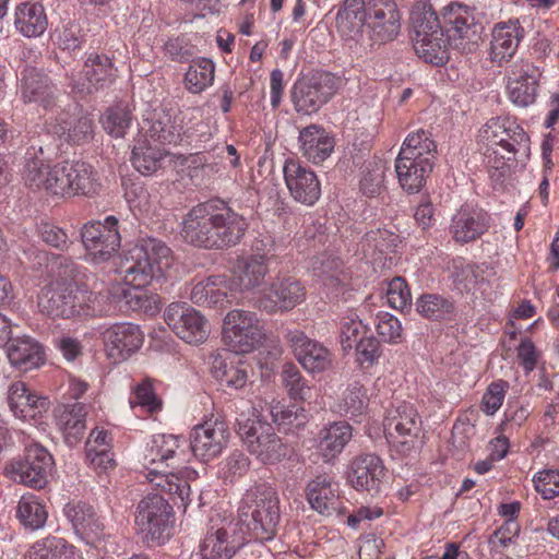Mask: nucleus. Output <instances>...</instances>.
<instances>
[{
  "instance_id": "f257e3e1",
  "label": "nucleus",
  "mask_w": 559,
  "mask_h": 559,
  "mask_svg": "<svg viewBox=\"0 0 559 559\" xmlns=\"http://www.w3.org/2000/svg\"><path fill=\"white\" fill-rule=\"evenodd\" d=\"M248 228L245 217L226 202L212 200L193 206L182 218L183 240L207 250H223L241 241Z\"/></svg>"
},
{
  "instance_id": "f03ea898",
  "label": "nucleus",
  "mask_w": 559,
  "mask_h": 559,
  "mask_svg": "<svg viewBox=\"0 0 559 559\" xmlns=\"http://www.w3.org/2000/svg\"><path fill=\"white\" fill-rule=\"evenodd\" d=\"M171 265V251L160 240H140L126 255L121 272L130 289H122V297L132 309H140L146 301L141 288L159 280Z\"/></svg>"
},
{
  "instance_id": "7ed1b4c3",
  "label": "nucleus",
  "mask_w": 559,
  "mask_h": 559,
  "mask_svg": "<svg viewBox=\"0 0 559 559\" xmlns=\"http://www.w3.org/2000/svg\"><path fill=\"white\" fill-rule=\"evenodd\" d=\"M41 312L62 319L96 318L111 310L110 293H94L76 283H50L39 296Z\"/></svg>"
},
{
  "instance_id": "20e7f679",
  "label": "nucleus",
  "mask_w": 559,
  "mask_h": 559,
  "mask_svg": "<svg viewBox=\"0 0 559 559\" xmlns=\"http://www.w3.org/2000/svg\"><path fill=\"white\" fill-rule=\"evenodd\" d=\"M479 140L485 145L484 155L487 166L504 176L510 171V162L516 155L526 156L530 151V139L526 132L515 122L506 118H491L479 132Z\"/></svg>"
},
{
  "instance_id": "39448f33",
  "label": "nucleus",
  "mask_w": 559,
  "mask_h": 559,
  "mask_svg": "<svg viewBox=\"0 0 559 559\" xmlns=\"http://www.w3.org/2000/svg\"><path fill=\"white\" fill-rule=\"evenodd\" d=\"M278 497L274 488L265 483L249 489L239 508L241 534L255 540H271L280 523Z\"/></svg>"
},
{
  "instance_id": "423d86ee",
  "label": "nucleus",
  "mask_w": 559,
  "mask_h": 559,
  "mask_svg": "<svg viewBox=\"0 0 559 559\" xmlns=\"http://www.w3.org/2000/svg\"><path fill=\"white\" fill-rule=\"evenodd\" d=\"M178 441V437L173 435L154 436L146 447L144 462L148 471L147 480L170 496L177 497L183 508H187L192 501L189 483L166 469L152 467L157 463H166V467H168V460L174 457L179 448Z\"/></svg>"
},
{
  "instance_id": "0eeeda50",
  "label": "nucleus",
  "mask_w": 559,
  "mask_h": 559,
  "mask_svg": "<svg viewBox=\"0 0 559 559\" xmlns=\"http://www.w3.org/2000/svg\"><path fill=\"white\" fill-rule=\"evenodd\" d=\"M135 525L148 546H160L173 535L174 511L171 504L162 496L152 493L138 503Z\"/></svg>"
},
{
  "instance_id": "6e6552de",
  "label": "nucleus",
  "mask_w": 559,
  "mask_h": 559,
  "mask_svg": "<svg viewBox=\"0 0 559 559\" xmlns=\"http://www.w3.org/2000/svg\"><path fill=\"white\" fill-rule=\"evenodd\" d=\"M236 432L248 452L262 464H275L290 456V447L266 421L249 418L243 421L238 420Z\"/></svg>"
},
{
  "instance_id": "1a4fd4ad",
  "label": "nucleus",
  "mask_w": 559,
  "mask_h": 559,
  "mask_svg": "<svg viewBox=\"0 0 559 559\" xmlns=\"http://www.w3.org/2000/svg\"><path fill=\"white\" fill-rule=\"evenodd\" d=\"M414 27L413 47L416 55L427 63L443 66L450 58L452 41L444 35L436 12L416 10L412 15Z\"/></svg>"
},
{
  "instance_id": "9d476101",
  "label": "nucleus",
  "mask_w": 559,
  "mask_h": 559,
  "mask_svg": "<svg viewBox=\"0 0 559 559\" xmlns=\"http://www.w3.org/2000/svg\"><path fill=\"white\" fill-rule=\"evenodd\" d=\"M383 427L391 451L408 455L418 447L421 420L412 404L403 402L390 409Z\"/></svg>"
},
{
  "instance_id": "9b49d317",
  "label": "nucleus",
  "mask_w": 559,
  "mask_h": 559,
  "mask_svg": "<svg viewBox=\"0 0 559 559\" xmlns=\"http://www.w3.org/2000/svg\"><path fill=\"white\" fill-rule=\"evenodd\" d=\"M52 467V455L40 444L34 443L25 449L23 456L5 464L4 474L16 484L43 489L48 483Z\"/></svg>"
},
{
  "instance_id": "f8f14e48",
  "label": "nucleus",
  "mask_w": 559,
  "mask_h": 559,
  "mask_svg": "<svg viewBox=\"0 0 559 559\" xmlns=\"http://www.w3.org/2000/svg\"><path fill=\"white\" fill-rule=\"evenodd\" d=\"M264 338L263 325L255 313L236 309L225 317L223 340L230 352L251 353L262 345Z\"/></svg>"
},
{
  "instance_id": "ddd939ff",
  "label": "nucleus",
  "mask_w": 559,
  "mask_h": 559,
  "mask_svg": "<svg viewBox=\"0 0 559 559\" xmlns=\"http://www.w3.org/2000/svg\"><path fill=\"white\" fill-rule=\"evenodd\" d=\"M341 84L342 79L331 72H317L297 81L292 91L295 109L304 115L317 112Z\"/></svg>"
},
{
  "instance_id": "4468645a",
  "label": "nucleus",
  "mask_w": 559,
  "mask_h": 559,
  "mask_svg": "<svg viewBox=\"0 0 559 559\" xmlns=\"http://www.w3.org/2000/svg\"><path fill=\"white\" fill-rule=\"evenodd\" d=\"M474 11L457 2H451L443 9L444 23L449 26L448 37L455 48L463 51L475 49L480 39L483 26L476 21Z\"/></svg>"
},
{
  "instance_id": "2eb2a0df",
  "label": "nucleus",
  "mask_w": 559,
  "mask_h": 559,
  "mask_svg": "<svg viewBox=\"0 0 559 559\" xmlns=\"http://www.w3.org/2000/svg\"><path fill=\"white\" fill-rule=\"evenodd\" d=\"M170 330L188 344H201L210 334L205 317L187 302H171L164 312Z\"/></svg>"
},
{
  "instance_id": "dca6fc26",
  "label": "nucleus",
  "mask_w": 559,
  "mask_h": 559,
  "mask_svg": "<svg viewBox=\"0 0 559 559\" xmlns=\"http://www.w3.org/2000/svg\"><path fill=\"white\" fill-rule=\"evenodd\" d=\"M367 28L376 44L394 40L401 31V12L395 0H366Z\"/></svg>"
},
{
  "instance_id": "f3484780",
  "label": "nucleus",
  "mask_w": 559,
  "mask_h": 559,
  "mask_svg": "<svg viewBox=\"0 0 559 559\" xmlns=\"http://www.w3.org/2000/svg\"><path fill=\"white\" fill-rule=\"evenodd\" d=\"M118 223V218L110 215L104 222L84 225L81 233L82 242L95 261H106L119 249L121 237Z\"/></svg>"
},
{
  "instance_id": "a211bd4d",
  "label": "nucleus",
  "mask_w": 559,
  "mask_h": 559,
  "mask_svg": "<svg viewBox=\"0 0 559 559\" xmlns=\"http://www.w3.org/2000/svg\"><path fill=\"white\" fill-rule=\"evenodd\" d=\"M542 75V70L530 61L513 63L507 83L509 100L521 108L535 104Z\"/></svg>"
},
{
  "instance_id": "6ab92c4d",
  "label": "nucleus",
  "mask_w": 559,
  "mask_h": 559,
  "mask_svg": "<svg viewBox=\"0 0 559 559\" xmlns=\"http://www.w3.org/2000/svg\"><path fill=\"white\" fill-rule=\"evenodd\" d=\"M236 525L226 522L218 525L211 519V526L200 544L202 559H234L246 544V537L235 534Z\"/></svg>"
},
{
  "instance_id": "aec40b11",
  "label": "nucleus",
  "mask_w": 559,
  "mask_h": 559,
  "mask_svg": "<svg viewBox=\"0 0 559 559\" xmlns=\"http://www.w3.org/2000/svg\"><path fill=\"white\" fill-rule=\"evenodd\" d=\"M115 80L114 64L106 55L91 53L82 71L71 79V92L81 97L105 88Z\"/></svg>"
},
{
  "instance_id": "412c9836",
  "label": "nucleus",
  "mask_w": 559,
  "mask_h": 559,
  "mask_svg": "<svg viewBox=\"0 0 559 559\" xmlns=\"http://www.w3.org/2000/svg\"><path fill=\"white\" fill-rule=\"evenodd\" d=\"M227 425L218 419L207 420L192 428L190 432V448L193 455L209 462L218 456L227 447L229 440Z\"/></svg>"
},
{
  "instance_id": "4be33fe9",
  "label": "nucleus",
  "mask_w": 559,
  "mask_h": 559,
  "mask_svg": "<svg viewBox=\"0 0 559 559\" xmlns=\"http://www.w3.org/2000/svg\"><path fill=\"white\" fill-rule=\"evenodd\" d=\"M285 183L293 199L311 206L321 195V183L316 173L295 159H287L283 167Z\"/></svg>"
},
{
  "instance_id": "5701e85b",
  "label": "nucleus",
  "mask_w": 559,
  "mask_h": 559,
  "mask_svg": "<svg viewBox=\"0 0 559 559\" xmlns=\"http://www.w3.org/2000/svg\"><path fill=\"white\" fill-rule=\"evenodd\" d=\"M143 129L154 141L162 144H176L181 140L182 117L178 109L163 105L147 111Z\"/></svg>"
},
{
  "instance_id": "b1692460",
  "label": "nucleus",
  "mask_w": 559,
  "mask_h": 559,
  "mask_svg": "<svg viewBox=\"0 0 559 559\" xmlns=\"http://www.w3.org/2000/svg\"><path fill=\"white\" fill-rule=\"evenodd\" d=\"M305 297V287L297 278L292 276L278 277L259 298L258 306L269 313L287 311L302 302Z\"/></svg>"
},
{
  "instance_id": "393cba45",
  "label": "nucleus",
  "mask_w": 559,
  "mask_h": 559,
  "mask_svg": "<svg viewBox=\"0 0 559 559\" xmlns=\"http://www.w3.org/2000/svg\"><path fill=\"white\" fill-rule=\"evenodd\" d=\"M107 356L114 362L128 359L143 344V334L138 325L129 322L116 323L103 332Z\"/></svg>"
},
{
  "instance_id": "a878e982",
  "label": "nucleus",
  "mask_w": 559,
  "mask_h": 559,
  "mask_svg": "<svg viewBox=\"0 0 559 559\" xmlns=\"http://www.w3.org/2000/svg\"><path fill=\"white\" fill-rule=\"evenodd\" d=\"M384 474L385 467L380 456L373 453H361L352 459L347 480L356 490L377 493Z\"/></svg>"
},
{
  "instance_id": "bb28decb",
  "label": "nucleus",
  "mask_w": 559,
  "mask_h": 559,
  "mask_svg": "<svg viewBox=\"0 0 559 559\" xmlns=\"http://www.w3.org/2000/svg\"><path fill=\"white\" fill-rule=\"evenodd\" d=\"M299 364L309 372H322L332 364V354L321 343L310 340L304 332L295 330L286 335Z\"/></svg>"
},
{
  "instance_id": "cd10ccee",
  "label": "nucleus",
  "mask_w": 559,
  "mask_h": 559,
  "mask_svg": "<svg viewBox=\"0 0 559 559\" xmlns=\"http://www.w3.org/2000/svg\"><path fill=\"white\" fill-rule=\"evenodd\" d=\"M490 226V215L480 207L463 205L452 216L449 231L457 243L480 238Z\"/></svg>"
},
{
  "instance_id": "c85d7f7f",
  "label": "nucleus",
  "mask_w": 559,
  "mask_h": 559,
  "mask_svg": "<svg viewBox=\"0 0 559 559\" xmlns=\"http://www.w3.org/2000/svg\"><path fill=\"white\" fill-rule=\"evenodd\" d=\"M524 37V28L519 20H509L495 25L491 32L489 58L501 67L515 55L520 41Z\"/></svg>"
},
{
  "instance_id": "c756f323",
  "label": "nucleus",
  "mask_w": 559,
  "mask_h": 559,
  "mask_svg": "<svg viewBox=\"0 0 559 559\" xmlns=\"http://www.w3.org/2000/svg\"><path fill=\"white\" fill-rule=\"evenodd\" d=\"M56 88L46 73L26 67L21 72V96L24 103H36L45 109L55 104Z\"/></svg>"
},
{
  "instance_id": "7c9ffc66",
  "label": "nucleus",
  "mask_w": 559,
  "mask_h": 559,
  "mask_svg": "<svg viewBox=\"0 0 559 559\" xmlns=\"http://www.w3.org/2000/svg\"><path fill=\"white\" fill-rule=\"evenodd\" d=\"M86 406L79 402L64 404L55 409L57 425L69 447H74L82 440L86 429Z\"/></svg>"
},
{
  "instance_id": "2f4dec72",
  "label": "nucleus",
  "mask_w": 559,
  "mask_h": 559,
  "mask_svg": "<svg viewBox=\"0 0 559 559\" xmlns=\"http://www.w3.org/2000/svg\"><path fill=\"white\" fill-rule=\"evenodd\" d=\"M14 27L26 38L41 36L48 27V16L40 2L25 1L16 5Z\"/></svg>"
},
{
  "instance_id": "473e14b6",
  "label": "nucleus",
  "mask_w": 559,
  "mask_h": 559,
  "mask_svg": "<svg viewBox=\"0 0 559 559\" xmlns=\"http://www.w3.org/2000/svg\"><path fill=\"white\" fill-rule=\"evenodd\" d=\"M269 258L265 254H252L237 261L231 286L239 290H251L264 282L269 272Z\"/></svg>"
},
{
  "instance_id": "72a5a7b5",
  "label": "nucleus",
  "mask_w": 559,
  "mask_h": 559,
  "mask_svg": "<svg viewBox=\"0 0 559 559\" xmlns=\"http://www.w3.org/2000/svg\"><path fill=\"white\" fill-rule=\"evenodd\" d=\"M433 164L427 159L401 157L395 159V173L401 188L408 193L418 192L432 171Z\"/></svg>"
},
{
  "instance_id": "f704fd0d",
  "label": "nucleus",
  "mask_w": 559,
  "mask_h": 559,
  "mask_svg": "<svg viewBox=\"0 0 559 559\" xmlns=\"http://www.w3.org/2000/svg\"><path fill=\"white\" fill-rule=\"evenodd\" d=\"M304 156L313 164L325 160L334 150V139L321 127L311 124L299 133Z\"/></svg>"
},
{
  "instance_id": "c9c22d12",
  "label": "nucleus",
  "mask_w": 559,
  "mask_h": 559,
  "mask_svg": "<svg viewBox=\"0 0 559 559\" xmlns=\"http://www.w3.org/2000/svg\"><path fill=\"white\" fill-rule=\"evenodd\" d=\"M306 495L311 508L322 515L330 516L338 509L336 489L333 488L332 477L328 474H320L310 480Z\"/></svg>"
},
{
  "instance_id": "e433bc0d",
  "label": "nucleus",
  "mask_w": 559,
  "mask_h": 559,
  "mask_svg": "<svg viewBox=\"0 0 559 559\" xmlns=\"http://www.w3.org/2000/svg\"><path fill=\"white\" fill-rule=\"evenodd\" d=\"M352 426L335 421L322 428L318 435V450L324 462H332L344 450L353 437Z\"/></svg>"
},
{
  "instance_id": "4c0bfd02",
  "label": "nucleus",
  "mask_w": 559,
  "mask_h": 559,
  "mask_svg": "<svg viewBox=\"0 0 559 559\" xmlns=\"http://www.w3.org/2000/svg\"><path fill=\"white\" fill-rule=\"evenodd\" d=\"M63 514L81 537L97 535L104 530V523L94 508L82 501H71L63 508Z\"/></svg>"
},
{
  "instance_id": "58836bf2",
  "label": "nucleus",
  "mask_w": 559,
  "mask_h": 559,
  "mask_svg": "<svg viewBox=\"0 0 559 559\" xmlns=\"http://www.w3.org/2000/svg\"><path fill=\"white\" fill-rule=\"evenodd\" d=\"M50 155L43 145L33 144L24 155L22 178L24 183L32 189H44L48 177Z\"/></svg>"
},
{
  "instance_id": "ea45409f",
  "label": "nucleus",
  "mask_w": 559,
  "mask_h": 559,
  "mask_svg": "<svg viewBox=\"0 0 559 559\" xmlns=\"http://www.w3.org/2000/svg\"><path fill=\"white\" fill-rule=\"evenodd\" d=\"M7 355L11 365L22 371L36 369L44 362L43 347L28 336L13 338Z\"/></svg>"
},
{
  "instance_id": "a19ab883",
  "label": "nucleus",
  "mask_w": 559,
  "mask_h": 559,
  "mask_svg": "<svg viewBox=\"0 0 559 559\" xmlns=\"http://www.w3.org/2000/svg\"><path fill=\"white\" fill-rule=\"evenodd\" d=\"M335 24L343 36L355 38L367 26V1L344 0L336 13Z\"/></svg>"
},
{
  "instance_id": "79ce46f5",
  "label": "nucleus",
  "mask_w": 559,
  "mask_h": 559,
  "mask_svg": "<svg viewBox=\"0 0 559 559\" xmlns=\"http://www.w3.org/2000/svg\"><path fill=\"white\" fill-rule=\"evenodd\" d=\"M71 195L94 197L103 188L99 173L83 160L69 162Z\"/></svg>"
},
{
  "instance_id": "37998d69",
  "label": "nucleus",
  "mask_w": 559,
  "mask_h": 559,
  "mask_svg": "<svg viewBox=\"0 0 559 559\" xmlns=\"http://www.w3.org/2000/svg\"><path fill=\"white\" fill-rule=\"evenodd\" d=\"M15 518L26 531L35 532L45 527L48 510L39 497L34 493H25L17 501Z\"/></svg>"
},
{
  "instance_id": "c03bdc74",
  "label": "nucleus",
  "mask_w": 559,
  "mask_h": 559,
  "mask_svg": "<svg viewBox=\"0 0 559 559\" xmlns=\"http://www.w3.org/2000/svg\"><path fill=\"white\" fill-rule=\"evenodd\" d=\"M400 242V236L395 233L378 228L366 233L360 245L365 257L377 261L394 252Z\"/></svg>"
},
{
  "instance_id": "a18cd8bd",
  "label": "nucleus",
  "mask_w": 559,
  "mask_h": 559,
  "mask_svg": "<svg viewBox=\"0 0 559 559\" xmlns=\"http://www.w3.org/2000/svg\"><path fill=\"white\" fill-rule=\"evenodd\" d=\"M214 74L215 66L211 59H194L185 74V88L192 94H200L213 84Z\"/></svg>"
},
{
  "instance_id": "49530a36",
  "label": "nucleus",
  "mask_w": 559,
  "mask_h": 559,
  "mask_svg": "<svg viewBox=\"0 0 559 559\" xmlns=\"http://www.w3.org/2000/svg\"><path fill=\"white\" fill-rule=\"evenodd\" d=\"M73 556V545L51 535L35 542L27 551L28 559H71Z\"/></svg>"
},
{
  "instance_id": "de8ad7c7",
  "label": "nucleus",
  "mask_w": 559,
  "mask_h": 559,
  "mask_svg": "<svg viewBox=\"0 0 559 559\" xmlns=\"http://www.w3.org/2000/svg\"><path fill=\"white\" fill-rule=\"evenodd\" d=\"M436 152L437 145L430 134L424 130H418L407 135L397 156L416 159L425 158L433 164Z\"/></svg>"
},
{
  "instance_id": "09e8293b",
  "label": "nucleus",
  "mask_w": 559,
  "mask_h": 559,
  "mask_svg": "<svg viewBox=\"0 0 559 559\" xmlns=\"http://www.w3.org/2000/svg\"><path fill=\"white\" fill-rule=\"evenodd\" d=\"M213 376L221 384L234 389H241L248 380L247 367L241 361L227 362L225 359L215 358L213 361Z\"/></svg>"
},
{
  "instance_id": "8fccbe9b",
  "label": "nucleus",
  "mask_w": 559,
  "mask_h": 559,
  "mask_svg": "<svg viewBox=\"0 0 559 559\" xmlns=\"http://www.w3.org/2000/svg\"><path fill=\"white\" fill-rule=\"evenodd\" d=\"M417 312L430 320H447L454 313V305L436 294H424L416 301Z\"/></svg>"
},
{
  "instance_id": "3c124183",
  "label": "nucleus",
  "mask_w": 559,
  "mask_h": 559,
  "mask_svg": "<svg viewBox=\"0 0 559 559\" xmlns=\"http://www.w3.org/2000/svg\"><path fill=\"white\" fill-rule=\"evenodd\" d=\"M163 152L157 147L140 144L133 147L131 162L143 175H151L162 166Z\"/></svg>"
},
{
  "instance_id": "603ef678",
  "label": "nucleus",
  "mask_w": 559,
  "mask_h": 559,
  "mask_svg": "<svg viewBox=\"0 0 559 559\" xmlns=\"http://www.w3.org/2000/svg\"><path fill=\"white\" fill-rule=\"evenodd\" d=\"M272 420L278 426L299 428L307 421V415L300 406L296 404L284 405L280 402L272 403L269 406Z\"/></svg>"
},
{
  "instance_id": "864d4df0",
  "label": "nucleus",
  "mask_w": 559,
  "mask_h": 559,
  "mask_svg": "<svg viewBox=\"0 0 559 559\" xmlns=\"http://www.w3.org/2000/svg\"><path fill=\"white\" fill-rule=\"evenodd\" d=\"M385 166L382 162H369L366 164L360 179L361 192L369 197H376L384 189Z\"/></svg>"
},
{
  "instance_id": "5fc2aeb1",
  "label": "nucleus",
  "mask_w": 559,
  "mask_h": 559,
  "mask_svg": "<svg viewBox=\"0 0 559 559\" xmlns=\"http://www.w3.org/2000/svg\"><path fill=\"white\" fill-rule=\"evenodd\" d=\"M281 378L292 399L306 400L310 395V386L294 364H285L283 366Z\"/></svg>"
},
{
  "instance_id": "6e6d98bb",
  "label": "nucleus",
  "mask_w": 559,
  "mask_h": 559,
  "mask_svg": "<svg viewBox=\"0 0 559 559\" xmlns=\"http://www.w3.org/2000/svg\"><path fill=\"white\" fill-rule=\"evenodd\" d=\"M368 405L367 391L359 382L347 386L340 403V409L346 415L357 416L364 413Z\"/></svg>"
},
{
  "instance_id": "4d7b16f0",
  "label": "nucleus",
  "mask_w": 559,
  "mask_h": 559,
  "mask_svg": "<svg viewBox=\"0 0 559 559\" xmlns=\"http://www.w3.org/2000/svg\"><path fill=\"white\" fill-rule=\"evenodd\" d=\"M69 162L60 163L51 167L46 178L45 190L53 195H71V180L69 175Z\"/></svg>"
},
{
  "instance_id": "13d9d810",
  "label": "nucleus",
  "mask_w": 559,
  "mask_h": 559,
  "mask_svg": "<svg viewBox=\"0 0 559 559\" xmlns=\"http://www.w3.org/2000/svg\"><path fill=\"white\" fill-rule=\"evenodd\" d=\"M131 112L126 107L116 106L107 109L102 117V124L104 129L115 138L124 135L127 129L130 127Z\"/></svg>"
},
{
  "instance_id": "bf43d9fd",
  "label": "nucleus",
  "mask_w": 559,
  "mask_h": 559,
  "mask_svg": "<svg viewBox=\"0 0 559 559\" xmlns=\"http://www.w3.org/2000/svg\"><path fill=\"white\" fill-rule=\"evenodd\" d=\"M164 53L175 62H191L195 59L197 49L186 36L169 38L163 46Z\"/></svg>"
},
{
  "instance_id": "052dcab7",
  "label": "nucleus",
  "mask_w": 559,
  "mask_h": 559,
  "mask_svg": "<svg viewBox=\"0 0 559 559\" xmlns=\"http://www.w3.org/2000/svg\"><path fill=\"white\" fill-rule=\"evenodd\" d=\"M56 43L62 50L72 51L80 49L84 34L79 22L68 21L55 32Z\"/></svg>"
},
{
  "instance_id": "680f3d73",
  "label": "nucleus",
  "mask_w": 559,
  "mask_h": 559,
  "mask_svg": "<svg viewBox=\"0 0 559 559\" xmlns=\"http://www.w3.org/2000/svg\"><path fill=\"white\" fill-rule=\"evenodd\" d=\"M29 390L22 381L13 382L8 390V404L14 416L21 419H27L29 413V404H27Z\"/></svg>"
},
{
  "instance_id": "e2e57ef3",
  "label": "nucleus",
  "mask_w": 559,
  "mask_h": 559,
  "mask_svg": "<svg viewBox=\"0 0 559 559\" xmlns=\"http://www.w3.org/2000/svg\"><path fill=\"white\" fill-rule=\"evenodd\" d=\"M386 300L390 307L397 310H404L411 306V290L403 277L396 276L388 283Z\"/></svg>"
},
{
  "instance_id": "0e129e2a",
  "label": "nucleus",
  "mask_w": 559,
  "mask_h": 559,
  "mask_svg": "<svg viewBox=\"0 0 559 559\" xmlns=\"http://www.w3.org/2000/svg\"><path fill=\"white\" fill-rule=\"evenodd\" d=\"M49 273L55 277L51 283H75L79 270L74 261L63 255H51Z\"/></svg>"
},
{
  "instance_id": "69168bd1",
  "label": "nucleus",
  "mask_w": 559,
  "mask_h": 559,
  "mask_svg": "<svg viewBox=\"0 0 559 559\" xmlns=\"http://www.w3.org/2000/svg\"><path fill=\"white\" fill-rule=\"evenodd\" d=\"M234 289H228L227 280L223 275H213L206 307H226L235 298Z\"/></svg>"
},
{
  "instance_id": "338daca9",
  "label": "nucleus",
  "mask_w": 559,
  "mask_h": 559,
  "mask_svg": "<svg viewBox=\"0 0 559 559\" xmlns=\"http://www.w3.org/2000/svg\"><path fill=\"white\" fill-rule=\"evenodd\" d=\"M355 348L357 361L362 368L373 366L381 356L380 343L374 336L360 337Z\"/></svg>"
},
{
  "instance_id": "774afa93",
  "label": "nucleus",
  "mask_w": 559,
  "mask_h": 559,
  "mask_svg": "<svg viewBox=\"0 0 559 559\" xmlns=\"http://www.w3.org/2000/svg\"><path fill=\"white\" fill-rule=\"evenodd\" d=\"M533 483L536 491L539 492L544 499L550 500L559 496V471L545 469L538 472L534 476Z\"/></svg>"
}]
</instances>
